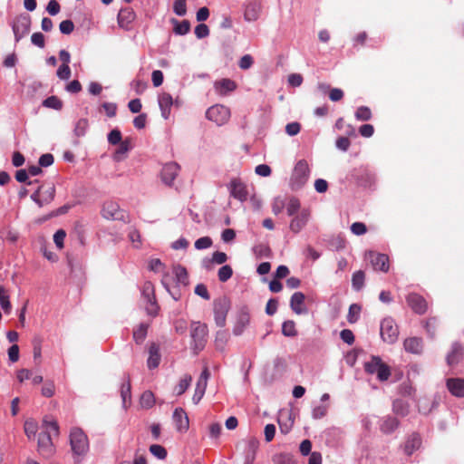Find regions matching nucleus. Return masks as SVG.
<instances>
[{
  "label": "nucleus",
  "instance_id": "nucleus-1",
  "mask_svg": "<svg viewBox=\"0 0 464 464\" xmlns=\"http://www.w3.org/2000/svg\"><path fill=\"white\" fill-rule=\"evenodd\" d=\"M208 334V329L206 324L193 322L190 324V336L192 339L191 349L196 354L205 348Z\"/></svg>",
  "mask_w": 464,
  "mask_h": 464
},
{
  "label": "nucleus",
  "instance_id": "nucleus-2",
  "mask_svg": "<svg viewBox=\"0 0 464 464\" xmlns=\"http://www.w3.org/2000/svg\"><path fill=\"white\" fill-rule=\"evenodd\" d=\"M364 371L368 374H376L380 382H385L391 376L390 366L379 356H372L371 360L364 363Z\"/></svg>",
  "mask_w": 464,
  "mask_h": 464
},
{
  "label": "nucleus",
  "instance_id": "nucleus-3",
  "mask_svg": "<svg viewBox=\"0 0 464 464\" xmlns=\"http://www.w3.org/2000/svg\"><path fill=\"white\" fill-rule=\"evenodd\" d=\"M72 450L76 455H84L89 450L87 436L79 428H73L70 433Z\"/></svg>",
  "mask_w": 464,
  "mask_h": 464
},
{
  "label": "nucleus",
  "instance_id": "nucleus-4",
  "mask_svg": "<svg viewBox=\"0 0 464 464\" xmlns=\"http://www.w3.org/2000/svg\"><path fill=\"white\" fill-rule=\"evenodd\" d=\"M309 166L306 160H299L293 170L291 176V186L294 189H298L302 188L307 181L309 178Z\"/></svg>",
  "mask_w": 464,
  "mask_h": 464
},
{
  "label": "nucleus",
  "instance_id": "nucleus-5",
  "mask_svg": "<svg viewBox=\"0 0 464 464\" xmlns=\"http://www.w3.org/2000/svg\"><path fill=\"white\" fill-rule=\"evenodd\" d=\"M142 297L146 303L145 309L148 314L156 316L158 314L160 306L156 300L154 285L146 281L142 285Z\"/></svg>",
  "mask_w": 464,
  "mask_h": 464
},
{
  "label": "nucleus",
  "instance_id": "nucleus-6",
  "mask_svg": "<svg viewBox=\"0 0 464 464\" xmlns=\"http://www.w3.org/2000/svg\"><path fill=\"white\" fill-rule=\"evenodd\" d=\"M230 115L229 108L221 104L213 105L206 111L207 119L215 122L218 126L226 124L230 119Z\"/></svg>",
  "mask_w": 464,
  "mask_h": 464
},
{
  "label": "nucleus",
  "instance_id": "nucleus-7",
  "mask_svg": "<svg viewBox=\"0 0 464 464\" xmlns=\"http://www.w3.org/2000/svg\"><path fill=\"white\" fill-rule=\"evenodd\" d=\"M55 196V188L53 184L40 186L37 190L31 195V198L41 208L50 204Z\"/></svg>",
  "mask_w": 464,
  "mask_h": 464
},
{
  "label": "nucleus",
  "instance_id": "nucleus-8",
  "mask_svg": "<svg viewBox=\"0 0 464 464\" xmlns=\"http://www.w3.org/2000/svg\"><path fill=\"white\" fill-rule=\"evenodd\" d=\"M214 318L216 324L218 327H223L226 324V319L230 308V303L226 297H220L214 301Z\"/></svg>",
  "mask_w": 464,
  "mask_h": 464
},
{
  "label": "nucleus",
  "instance_id": "nucleus-9",
  "mask_svg": "<svg viewBox=\"0 0 464 464\" xmlns=\"http://www.w3.org/2000/svg\"><path fill=\"white\" fill-rule=\"evenodd\" d=\"M399 329L393 319L384 318L381 323V336L388 343H393L398 339Z\"/></svg>",
  "mask_w": 464,
  "mask_h": 464
},
{
  "label": "nucleus",
  "instance_id": "nucleus-10",
  "mask_svg": "<svg viewBox=\"0 0 464 464\" xmlns=\"http://www.w3.org/2000/svg\"><path fill=\"white\" fill-rule=\"evenodd\" d=\"M30 26L31 18L29 15L22 14L14 19L13 24V31L17 42L29 33Z\"/></svg>",
  "mask_w": 464,
  "mask_h": 464
},
{
  "label": "nucleus",
  "instance_id": "nucleus-11",
  "mask_svg": "<svg viewBox=\"0 0 464 464\" xmlns=\"http://www.w3.org/2000/svg\"><path fill=\"white\" fill-rule=\"evenodd\" d=\"M228 189L231 197L238 199L241 202H244L248 198V191L246 184L238 178L232 179L229 185Z\"/></svg>",
  "mask_w": 464,
  "mask_h": 464
},
{
  "label": "nucleus",
  "instance_id": "nucleus-12",
  "mask_svg": "<svg viewBox=\"0 0 464 464\" xmlns=\"http://www.w3.org/2000/svg\"><path fill=\"white\" fill-rule=\"evenodd\" d=\"M367 258L370 260L372 267L376 271L388 272L390 264L389 256L385 254L369 251L366 254Z\"/></svg>",
  "mask_w": 464,
  "mask_h": 464
},
{
  "label": "nucleus",
  "instance_id": "nucleus-13",
  "mask_svg": "<svg viewBox=\"0 0 464 464\" xmlns=\"http://www.w3.org/2000/svg\"><path fill=\"white\" fill-rule=\"evenodd\" d=\"M406 302L411 310L419 314H423L428 309V304L423 296L417 293H411L406 297Z\"/></svg>",
  "mask_w": 464,
  "mask_h": 464
},
{
  "label": "nucleus",
  "instance_id": "nucleus-14",
  "mask_svg": "<svg viewBox=\"0 0 464 464\" xmlns=\"http://www.w3.org/2000/svg\"><path fill=\"white\" fill-rule=\"evenodd\" d=\"M102 215L104 218L111 220H121L124 218V211L113 201H108L103 204Z\"/></svg>",
  "mask_w": 464,
  "mask_h": 464
},
{
  "label": "nucleus",
  "instance_id": "nucleus-15",
  "mask_svg": "<svg viewBox=\"0 0 464 464\" xmlns=\"http://www.w3.org/2000/svg\"><path fill=\"white\" fill-rule=\"evenodd\" d=\"M136 14L132 8L125 7L121 8L118 14V24L124 30H130L132 22L135 20Z\"/></svg>",
  "mask_w": 464,
  "mask_h": 464
},
{
  "label": "nucleus",
  "instance_id": "nucleus-16",
  "mask_svg": "<svg viewBox=\"0 0 464 464\" xmlns=\"http://www.w3.org/2000/svg\"><path fill=\"white\" fill-rule=\"evenodd\" d=\"M179 171V164L175 162H169L164 165L161 170V179L162 181L168 185L170 186L176 177L178 176Z\"/></svg>",
  "mask_w": 464,
  "mask_h": 464
},
{
  "label": "nucleus",
  "instance_id": "nucleus-17",
  "mask_svg": "<svg viewBox=\"0 0 464 464\" xmlns=\"http://www.w3.org/2000/svg\"><path fill=\"white\" fill-rule=\"evenodd\" d=\"M176 429L179 432H185L188 430L189 421L187 413L182 408L175 409L172 416Z\"/></svg>",
  "mask_w": 464,
  "mask_h": 464
},
{
  "label": "nucleus",
  "instance_id": "nucleus-18",
  "mask_svg": "<svg viewBox=\"0 0 464 464\" xmlns=\"http://www.w3.org/2000/svg\"><path fill=\"white\" fill-rule=\"evenodd\" d=\"M245 464H253L256 459V453L259 447V441L256 438H249L245 442Z\"/></svg>",
  "mask_w": 464,
  "mask_h": 464
},
{
  "label": "nucleus",
  "instance_id": "nucleus-19",
  "mask_svg": "<svg viewBox=\"0 0 464 464\" xmlns=\"http://www.w3.org/2000/svg\"><path fill=\"white\" fill-rule=\"evenodd\" d=\"M305 295L302 292H295L290 299V307L296 314H303L307 313L304 306Z\"/></svg>",
  "mask_w": 464,
  "mask_h": 464
},
{
  "label": "nucleus",
  "instance_id": "nucleus-20",
  "mask_svg": "<svg viewBox=\"0 0 464 464\" xmlns=\"http://www.w3.org/2000/svg\"><path fill=\"white\" fill-rule=\"evenodd\" d=\"M38 449L39 451L49 457L53 454V443H52V436L49 432H41L38 436Z\"/></svg>",
  "mask_w": 464,
  "mask_h": 464
},
{
  "label": "nucleus",
  "instance_id": "nucleus-21",
  "mask_svg": "<svg viewBox=\"0 0 464 464\" xmlns=\"http://www.w3.org/2000/svg\"><path fill=\"white\" fill-rule=\"evenodd\" d=\"M261 12V5L259 2L253 0L246 5L244 17L248 22H254L258 19Z\"/></svg>",
  "mask_w": 464,
  "mask_h": 464
},
{
  "label": "nucleus",
  "instance_id": "nucleus-22",
  "mask_svg": "<svg viewBox=\"0 0 464 464\" xmlns=\"http://www.w3.org/2000/svg\"><path fill=\"white\" fill-rule=\"evenodd\" d=\"M310 213L306 209H303L299 215L295 217L290 222V230L294 233H298L304 227L308 219Z\"/></svg>",
  "mask_w": 464,
  "mask_h": 464
},
{
  "label": "nucleus",
  "instance_id": "nucleus-23",
  "mask_svg": "<svg viewBox=\"0 0 464 464\" xmlns=\"http://www.w3.org/2000/svg\"><path fill=\"white\" fill-rule=\"evenodd\" d=\"M403 346L406 352L420 354L423 349L422 339L419 337L406 338L403 342Z\"/></svg>",
  "mask_w": 464,
  "mask_h": 464
},
{
  "label": "nucleus",
  "instance_id": "nucleus-24",
  "mask_svg": "<svg viewBox=\"0 0 464 464\" xmlns=\"http://www.w3.org/2000/svg\"><path fill=\"white\" fill-rule=\"evenodd\" d=\"M447 387L452 395L464 397V379L450 378L447 380Z\"/></svg>",
  "mask_w": 464,
  "mask_h": 464
},
{
  "label": "nucleus",
  "instance_id": "nucleus-25",
  "mask_svg": "<svg viewBox=\"0 0 464 464\" xmlns=\"http://www.w3.org/2000/svg\"><path fill=\"white\" fill-rule=\"evenodd\" d=\"M463 356V348L459 343L451 345L450 352L447 355V363L450 366L456 365Z\"/></svg>",
  "mask_w": 464,
  "mask_h": 464
},
{
  "label": "nucleus",
  "instance_id": "nucleus-26",
  "mask_svg": "<svg viewBox=\"0 0 464 464\" xmlns=\"http://www.w3.org/2000/svg\"><path fill=\"white\" fill-rule=\"evenodd\" d=\"M173 104L172 97L169 93H162L159 97V105L161 111V115L164 119H168L170 114V108Z\"/></svg>",
  "mask_w": 464,
  "mask_h": 464
},
{
  "label": "nucleus",
  "instance_id": "nucleus-27",
  "mask_svg": "<svg viewBox=\"0 0 464 464\" xmlns=\"http://www.w3.org/2000/svg\"><path fill=\"white\" fill-rule=\"evenodd\" d=\"M160 362V347L157 343H152L150 345L149 349V358H148V367L150 369H154L159 366Z\"/></svg>",
  "mask_w": 464,
  "mask_h": 464
},
{
  "label": "nucleus",
  "instance_id": "nucleus-28",
  "mask_svg": "<svg viewBox=\"0 0 464 464\" xmlns=\"http://www.w3.org/2000/svg\"><path fill=\"white\" fill-rule=\"evenodd\" d=\"M421 445V438L419 434L413 433L411 434L404 446V451L407 455H411L415 450H417Z\"/></svg>",
  "mask_w": 464,
  "mask_h": 464
},
{
  "label": "nucleus",
  "instance_id": "nucleus-29",
  "mask_svg": "<svg viewBox=\"0 0 464 464\" xmlns=\"http://www.w3.org/2000/svg\"><path fill=\"white\" fill-rule=\"evenodd\" d=\"M170 23L174 25L173 32L178 35H185L190 30L188 20L179 21L176 18H171Z\"/></svg>",
  "mask_w": 464,
  "mask_h": 464
},
{
  "label": "nucleus",
  "instance_id": "nucleus-30",
  "mask_svg": "<svg viewBox=\"0 0 464 464\" xmlns=\"http://www.w3.org/2000/svg\"><path fill=\"white\" fill-rule=\"evenodd\" d=\"M216 89L221 94L233 92L237 88V84L230 79H222L215 83Z\"/></svg>",
  "mask_w": 464,
  "mask_h": 464
},
{
  "label": "nucleus",
  "instance_id": "nucleus-31",
  "mask_svg": "<svg viewBox=\"0 0 464 464\" xmlns=\"http://www.w3.org/2000/svg\"><path fill=\"white\" fill-rule=\"evenodd\" d=\"M119 144V148L116 150L114 154V159L119 161L122 160V155L126 154L131 148L132 143L130 139H125L124 140L121 141Z\"/></svg>",
  "mask_w": 464,
  "mask_h": 464
},
{
  "label": "nucleus",
  "instance_id": "nucleus-32",
  "mask_svg": "<svg viewBox=\"0 0 464 464\" xmlns=\"http://www.w3.org/2000/svg\"><path fill=\"white\" fill-rule=\"evenodd\" d=\"M229 339V333L227 330H219L216 334L215 345L218 350L223 351Z\"/></svg>",
  "mask_w": 464,
  "mask_h": 464
},
{
  "label": "nucleus",
  "instance_id": "nucleus-33",
  "mask_svg": "<svg viewBox=\"0 0 464 464\" xmlns=\"http://www.w3.org/2000/svg\"><path fill=\"white\" fill-rule=\"evenodd\" d=\"M173 273L176 276L178 283L187 285L188 284V275L187 269L180 266H175L173 267Z\"/></svg>",
  "mask_w": 464,
  "mask_h": 464
},
{
  "label": "nucleus",
  "instance_id": "nucleus-34",
  "mask_svg": "<svg viewBox=\"0 0 464 464\" xmlns=\"http://www.w3.org/2000/svg\"><path fill=\"white\" fill-rule=\"evenodd\" d=\"M365 274L362 270L353 273L352 277V285L355 291H360L364 285Z\"/></svg>",
  "mask_w": 464,
  "mask_h": 464
},
{
  "label": "nucleus",
  "instance_id": "nucleus-35",
  "mask_svg": "<svg viewBox=\"0 0 464 464\" xmlns=\"http://www.w3.org/2000/svg\"><path fill=\"white\" fill-rule=\"evenodd\" d=\"M399 426V421L394 417H388L386 418L382 425H381V430L383 433H391L397 427Z\"/></svg>",
  "mask_w": 464,
  "mask_h": 464
},
{
  "label": "nucleus",
  "instance_id": "nucleus-36",
  "mask_svg": "<svg viewBox=\"0 0 464 464\" xmlns=\"http://www.w3.org/2000/svg\"><path fill=\"white\" fill-rule=\"evenodd\" d=\"M192 381V377L189 374H185L180 380L178 385L175 387L174 392L178 396L183 394Z\"/></svg>",
  "mask_w": 464,
  "mask_h": 464
},
{
  "label": "nucleus",
  "instance_id": "nucleus-37",
  "mask_svg": "<svg viewBox=\"0 0 464 464\" xmlns=\"http://www.w3.org/2000/svg\"><path fill=\"white\" fill-rule=\"evenodd\" d=\"M282 334L287 337H295L297 335L295 323L293 320L285 321L282 324Z\"/></svg>",
  "mask_w": 464,
  "mask_h": 464
},
{
  "label": "nucleus",
  "instance_id": "nucleus-38",
  "mask_svg": "<svg viewBox=\"0 0 464 464\" xmlns=\"http://www.w3.org/2000/svg\"><path fill=\"white\" fill-rule=\"evenodd\" d=\"M148 332V324H140L137 329L133 331V339L136 343L140 344L146 338Z\"/></svg>",
  "mask_w": 464,
  "mask_h": 464
},
{
  "label": "nucleus",
  "instance_id": "nucleus-39",
  "mask_svg": "<svg viewBox=\"0 0 464 464\" xmlns=\"http://www.w3.org/2000/svg\"><path fill=\"white\" fill-rule=\"evenodd\" d=\"M140 403L142 408H151L155 403L154 394L150 391L144 392L140 396Z\"/></svg>",
  "mask_w": 464,
  "mask_h": 464
},
{
  "label": "nucleus",
  "instance_id": "nucleus-40",
  "mask_svg": "<svg viewBox=\"0 0 464 464\" xmlns=\"http://www.w3.org/2000/svg\"><path fill=\"white\" fill-rule=\"evenodd\" d=\"M362 307L357 304H353L349 307L347 320L350 324H354L358 321Z\"/></svg>",
  "mask_w": 464,
  "mask_h": 464
},
{
  "label": "nucleus",
  "instance_id": "nucleus-41",
  "mask_svg": "<svg viewBox=\"0 0 464 464\" xmlns=\"http://www.w3.org/2000/svg\"><path fill=\"white\" fill-rule=\"evenodd\" d=\"M372 117V111L367 106H360L355 111V118L358 121H366L371 120Z\"/></svg>",
  "mask_w": 464,
  "mask_h": 464
},
{
  "label": "nucleus",
  "instance_id": "nucleus-42",
  "mask_svg": "<svg viewBox=\"0 0 464 464\" xmlns=\"http://www.w3.org/2000/svg\"><path fill=\"white\" fill-rule=\"evenodd\" d=\"M207 389V384L201 382H197L195 392L192 397V401L195 404H198L203 398Z\"/></svg>",
  "mask_w": 464,
  "mask_h": 464
},
{
  "label": "nucleus",
  "instance_id": "nucleus-43",
  "mask_svg": "<svg viewBox=\"0 0 464 464\" xmlns=\"http://www.w3.org/2000/svg\"><path fill=\"white\" fill-rule=\"evenodd\" d=\"M43 105L47 108L61 110L63 108V102L57 96H50L43 102Z\"/></svg>",
  "mask_w": 464,
  "mask_h": 464
},
{
  "label": "nucleus",
  "instance_id": "nucleus-44",
  "mask_svg": "<svg viewBox=\"0 0 464 464\" xmlns=\"http://www.w3.org/2000/svg\"><path fill=\"white\" fill-rule=\"evenodd\" d=\"M233 275V269L230 266H221L218 272V280L222 283L227 282Z\"/></svg>",
  "mask_w": 464,
  "mask_h": 464
},
{
  "label": "nucleus",
  "instance_id": "nucleus-45",
  "mask_svg": "<svg viewBox=\"0 0 464 464\" xmlns=\"http://www.w3.org/2000/svg\"><path fill=\"white\" fill-rule=\"evenodd\" d=\"M150 452L160 459H164L167 457L166 449L159 444H152L150 446Z\"/></svg>",
  "mask_w": 464,
  "mask_h": 464
},
{
  "label": "nucleus",
  "instance_id": "nucleus-46",
  "mask_svg": "<svg viewBox=\"0 0 464 464\" xmlns=\"http://www.w3.org/2000/svg\"><path fill=\"white\" fill-rule=\"evenodd\" d=\"M24 432L26 436L31 439L35 436L37 432V423L34 420H27L24 422Z\"/></svg>",
  "mask_w": 464,
  "mask_h": 464
},
{
  "label": "nucleus",
  "instance_id": "nucleus-47",
  "mask_svg": "<svg viewBox=\"0 0 464 464\" xmlns=\"http://www.w3.org/2000/svg\"><path fill=\"white\" fill-rule=\"evenodd\" d=\"M44 426L45 430L44 432H49L52 435L58 436L59 426L55 420H44Z\"/></svg>",
  "mask_w": 464,
  "mask_h": 464
},
{
  "label": "nucleus",
  "instance_id": "nucleus-48",
  "mask_svg": "<svg viewBox=\"0 0 464 464\" xmlns=\"http://www.w3.org/2000/svg\"><path fill=\"white\" fill-rule=\"evenodd\" d=\"M254 253L258 257H268L271 255V249L267 245L259 244L254 247Z\"/></svg>",
  "mask_w": 464,
  "mask_h": 464
},
{
  "label": "nucleus",
  "instance_id": "nucleus-49",
  "mask_svg": "<svg viewBox=\"0 0 464 464\" xmlns=\"http://www.w3.org/2000/svg\"><path fill=\"white\" fill-rule=\"evenodd\" d=\"M173 11L176 14L183 16L187 13L186 0H175L173 4Z\"/></svg>",
  "mask_w": 464,
  "mask_h": 464
},
{
  "label": "nucleus",
  "instance_id": "nucleus-50",
  "mask_svg": "<svg viewBox=\"0 0 464 464\" xmlns=\"http://www.w3.org/2000/svg\"><path fill=\"white\" fill-rule=\"evenodd\" d=\"M89 123L87 119H80L74 128L75 134L80 137L83 136L88 129Z\"/></svg>",
  "mask_w": 464,
  "mask_h": 464
},
{
  "label": "nucleus",
  "instance_id": "nucleus-51",
  "mask_svg": "<svg viewBox=\"0 0 464 464\" xmlns=\"http://www.w3.org/2000/svg\"><path fill=\"white\" fill-rule=\"evenodd\" d=\"M300 208V201L295 198H291L286 205L287 214L293 216Z\"/></svg>",
  "mask_w": 464,
  "mask_h": 464
},
{
  "label": "nucleus",
  "instance_id": "nucleus-52",
  "mask_svg": "<svg viewBox=\"0 0 464 464\" xmlns=\"http://www.w3.org/2000/svg\"><path fill=\"white\" fill-rule=\"evenodd\" d=\"M54 392H55L54 383L53 382L47 381L44 384L41 393L43 396H44L46 398H51L53 396Z\"/></svg>",
  "mask_w": 464,
  "mask_h": 464
},
{
  "label": "nucleus",
  "instance_id": "nucleus-53",
  "mask_svg": "<svg viewBox=\"0 0 464 464\" xmlns=\"http://www.w3.org/2000/svg\"><path fill=\"white\" fill-rule=\"evenodd\" d=\"M59 29L63 34H70L74 30V24L72 20H63L59 24Z\"/></svg>",
  "mask_w": 464,
  "mask_h": 464
},
{
  "label": "nucleus",
  "instance_id": "nucleus-54",
  "mask_svg": "<svg viewBox=\"0 0 464 464\" xmlns=\"http://www.w3.org/2000/svg\"><path fill=\"white\" fill-rule=\"evenodd\" d=\"M212 239L209 237H203L196 240L195 247L198 250L208 248L212 246Z\"/></svg>",
  "mask_w": 464,
  "mask_h": 464
},
{
  "label": "nucleus",
  "instance_id": "nucleus-55",
  "mask_svg": "<svg viewBox=\"0 0 464 464\" xmlns=\"http://www.w3.org/2000/svg\"><path fill=\"white\" fill-rule=\"evenodd\" d=\"M254 63V59L250 54H245L239 60L238 66L242 70L249 69Z\"/></svg>",
  "mask_w": 464,
  "mask_h": 464
},
{
  "label": "nucleus",
  "instance_id": "nucleus-56",
  "mask_svg": "<svg viewBox=\"0 0 464 464\" xmlns=\"http://www.w3.org/2000/svg\"><path fill=\"white\" fill-rule=\"evenodd\" d=\"M194 292L196 295H198V296L202 297L205 300L210 299V295L208 291L207 286L204 284H198L195 286Z\"/></svg>",
  "mask_w": 464,
  "mask_h": 464
},
{
  "label": "nucleus",
  "instance_id": "nucleus-57",
  "mask_svg": "<svg viewBox=\"0 0 464 464\" xmlns=\"http://www.w3.org/2000/svg\"><path fill=\"white\" fill-rule=\"evenodd\" d=\"M351 231L356 236H361L367 232V227L364 223L354 222L351 226Z\"/></svg>",
  "mask_w": 464,
  "mask_h": 464
},
{
  "label": "nucleus",
  "instance_id": "nucleus-58",
  "mask_svg": "<svg viewBox=\"0 0 464 464\" xmlns=\"http://www.w3.org/2000/svg\"><path fill=\"white\" fill-rule=\"evenodd\" d=\"M66 237V233L63 229H59L53 235V241L59 249L63 247V240Z\"/></svg>",
  "mask_w": 464,
  "mask_h": 464
},
{
  "label": "nucleus",
  "instance_id": "nucleus-59",
  "mask_svg": "<svg viewBox=\"0 0 464 464\" xmlns=\"http://www.w3.org/2000/svg\"><path fill=\"white\" fill-rule=\"evenodd\" d=\"M341 339L349 345H352L354 343V334L349 329H343L340 333Z\"/></svg>",
  "mask_w": 464,
  "mask_h": 464
},
{
  "label": "nucleus",
  "instance_id": "nucleus-60",
  "mask_svg": "<svg viewBox=\"0 0 464 464\" xmlns=\"http://www.w3.org/2000/svg\"><path fill=\"white\" fill-rule=\"evenodd\" d=\"M195 34L198 38H205L209 34L208 26L205 24H199L195 28Z\"/></svg>",
  "mask_w": 464,
  "mask_h": 464
},
{
  "label": "nucleus",
  "instance_id": "nucleus-61",
  "mask_svg": "<svg viewBox=\"0 0 464 464\" xmlns=\"http://www.w3.org/2000/svg\"><path fill=\"white\" fill-rule=\"evenodd\" d=\"M227 260V256L226 253L216 251V252H214L212 254V258L208 262L209 263L212 262V263H216V264H218V265H222V264L226 263Z\"/></svg>",
  "mask_w": 464,
  "mask_h": 464
},
{
  "label": "nucleus",
  "instance_id": "nucleus-62",
  "mask_svg": "<svg viewBox=\"0 0 464 464\" xmlns=\"http://www.w3.org/2000/svg\"><path fill=\"white\" fill-rule=\"evenodd\" d=\"M108 141L112 145H116L122 141L121 131L118 129L112 130L108 135Z\"/></svg>",
  "mask_w": 464,
  "mask_h": 464
},
{
  "label": "nucleus",
  "instance_id": "nucleus-63",
  "mask_svg": "<svg viewBox=\"0 0 464 464\" xmlns=\"http://www.w3.org/2000/svg\"><path fill=\"white\" fill-rule=\"evenodd\" d=\"M57 76L62 80H67L71 76V69L67 64H61L57 70Z\"/></svg>",
  "mask_w": 464,
  "mask_h": 464
},
{
  "label": "nucleus",
  "instance_id": "nucleus-64",
  "mask_svg": "<svg viewBox=\"0 0 464 464\" xmlns=\"http://www.w3.org/2000/svg\"><path fill=\"white\" fill-rule=\"evenodd\" d=\"M276 464H293L292 457L288 454L281 453L274 458Z\"/></svg>",
  "mask_w": 464,
  "mask_h": 464
}]
</instances>
